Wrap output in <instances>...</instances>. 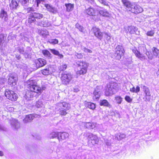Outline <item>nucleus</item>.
<instances>
[{"label": "nucleus", "mask_w": 159, "mask_h": 159, "mask_svg": "<svg viewBox=\"0 0 159 159\" xmlns=\"http://www.w3.org/2000/svg\"><path fill=\"white\" fill-rule=\"evenodd\" d=\"M18 77L16 75L13 73L9 74L7 80L8 84L11 86H13L16 84Z\"/></svg>", "instance_id": "9"}, {"label": "nucleus", "mask_w": 159, "mask_h": 159, "mask_svg": "<svg viewBox=\"0 0 159 159\" xmlns=\"http://www.w3.org/2000/svg\"><path fill=\"white\" fill-rule=\"evenodd\" d=\"M125 100L128 102L130 103L132 101V99L129 96H126L125 97Z\"/></svg>", "instance_id": "41"}, {"label": "nucleus", "mask_w": 159, "mask_h": 159, "mask_svg": "<svg viewBox=\"0 0 159 159\" xmlns=\"http://www.w3.org/2000/svg\"><path fill=\"white\" fill-rule=\"evenodd\" d=\"M74 6V4H71L70 3V10H71V9L73 8Z\"/></svg>", "instance_id": "54"}, {"label": "nucleus", "mask_w": 159, "mask_h": 159, "mask_svg": "<svg viewBox=\"0 0 159 159\" xmlns=\"http://www.w3.org/2000/svg\"><path fill=\"white\" fill-rule=\"evenodd\" d=\"M75 55L78 58H81L83 57V55L81 53H77L76 54H75Z\"/></svg>", "instance_id": "49"}, {"label": "nucleus", "mask_w": 159, "mask_h": 159, "mask_svg": "<svg viewBox=\"0 0 159 159\" xmlns=\"http://www.w3.org/2000/svg\"><path fill=\"white\" fill-rule=\"evenodd\" d=\"M4 156V153L2 151H0V157H2Z\"/></svg>", "instance_id": "53"}, {"label": "nucleus", "mask_w": 159, "mask_h": 159, "mask_svg": "<svg viewBox=\"0 0 159 159\" xmlns=\"http://www.w3.org/2000/svg\"><path fill=\"white\" fill-rule=\"evenodd\" d=\"M62 82L65 84H68L70 80L68 75L66 74H62L61 77Z\"/></svg>", "instance_id": "16"}, {"label": "nucleus", "mask_w": 159, "mask_h": 159, "mask_svg": "<svg viewBox=\"0 0 159 159\" xmlns=\"http://www.w3.org/2000/svg\"><path fill=\"white\" fill-rule=\"evenodd\" d=\"M75 1H76V0H75Z\"/></svg>", "instance_id": "60"}, {"label": "nucleus", "mask_w": 159, "mask_h": 159, "mask_svg": "<svg viewBox=\"0 0 159 159\" xmlns=\"http://www.w3.org/2000/svg\"><path fill=\"white\" fill-rule=\"evenodd\" d=\"M151 98L150 93L145 94V98H143L144 101L146 102L149 101Z\"/></svg>", "instance_id": "34"}, {"label": "nucleus", "mask_w": 159, "mask_h": 159, "mask_svg": "<svg viewBox=\"0 0 159 159\" xmlns=\"http://www.w3.org/2000/svg\"><path fill=\"white\" fill-rule=\"evenodd\" d=\"M106 144L107 145H109V143H106Z\"/></svg>", "instance_id": "58"}, {"label": "nucleus", "mask_w": 159, "mask_h": 159, "mask_svg": "<svg viewBox=\"0 0 159 159\" xmlns=\"http://www.w3.org/2000/svg\"><path fill=\"white\" fill-rule=\"evenodd\" d=\"M50 51L51 52L54 54L58 56L60 58H61L63 57V55L60 54L58 51L54 49H51Z\"/></svg>", "instance_id": "31"}, {"label": "nucleus", "mask_w": 159, "mask_h": 159, "mask_svg": "<svg viewBox=\"0 0 159 159\" xmlns=\"http://www.w3.org/2000/svg\"><path fill=\"white\" fill-rule=\"evenodd\" d=\"M81 49L84 52H86L91 53L92 52V51L88 48H86L85 47L83 46L81 47Z\"/></svg>", "instance_id": "40"}, {"label": "nucleus", "mask_w": 159, "mask_h": 159, "mask_svg": "<svg viewBox=\"0 0 159 159\" xmlns=\"http://www.w3.org/2000/svg\"><path fill=\"white\" fill-rule=\"evenodd\" d=\"M101 4L104 6H109V2L105 0H98Z\"/></svg>", "instance_id": "35"}, {"label": "nucleus", "mask_w": 159, "mask_h": 159, "mask_svg": "<svg viewBox=\"0 0 159 159\" xmlns=\"http://www.w3.org/2000/svg\"><path fill=\"white\" fill-rule=\"evenodd\" d=\"M154 33V32L153 30H151L149 31H148L147 33V35L148 36H153Z\"/></svg>", "instance_id": "44"}, {"label": "nucleus", "mask_w": 159, "mask_h": 159, "mask_svg": "<svg viewBox=\"0 0 159 159\" xmlns=\"http://www.w3.org/2000/svg\"><path fill=\"white\" fill-rule=\"evenodd\" d=\"M25 86L26 90L25 96L27 98L33 97V93H36L35 96L36 98L38 97L42 93L43 90V88L38 85L34 80H28L25 82Z\"/></svg>", "instance_id": "1"}, {"label": "nucleus", "mask_w": 159, "mask_h": 159, "mask_svg": "<svg viewBox=\"0 0 159 159\" xmlns=\"http://www.w3.org/2000/svg\"><path fill=\"white\" fill-rule=\"evenodd\" d=\"M128 30L130 33L133 34L136 33L138 30V29L136 27L130 26H128Z\"/></svg>", "instance_id": "22"}, {"label": "nucleus", "mask_w": 159, "mask_h": 159, "mask_svg": "<svg viewBox=\"0 0 159 159\" xmlns=\"http://www.w3.org/2000/svg\"><path fill=\"white\" fill-rule=\"evenodd\" d=\"M100 91L98 87H97L94 90L93 94V98L94 99H98L100 96Z\"/></svg>", "instance_id": "18"}, {"label": "nucleus", "mask_w": 159, "mask_h": 159, "mask_svg": "<svg viewBox=\"0 0 159 159\" xmlns=\"http://www.w3.org/2000/svg\"><path fill=\"white\" fill-rule=\"evenodd\" d=\"M96 124L95 123H91L90 129H93L96 126Z\"/></svg>", "instance_id": "48"}, {"label": "nucleus", "mask_w": 159, "mask_h": 159, "mask_svg": "<svg viewBox=\"0 0 159 159\" xmlns=\"http://www.w3.org/2000/svg\"><path fill=\"white\" fill-rule=\"evenodd\" d=\"M39 34L40 35L45 36L48 35V32L46 30H41L38 31Z\"/></svg>", "instance_id": "29"}, {"label": "nucleus", "mask_w": 159, "mask_h": 159, "mask_svg": "<svg viewBox=\"0 0 159 159\" xmlns=\"http://www.w3.org/2000/svg\"><path fill=\"white\" fill-rule=\"evenodd\" d=\"M67 66L66 65H62L60 66V69L61 71H63L66 69Z\"/></svg>", "instance_id": "43"}, {"label": "nucleus", "mask_w": 159, "mask_h": 159, "mask_svg": "<svg viewBox=\"0 0 159 159\" xmlns=\"http://www.w3.org/2000/svg\"><path fill=\"white\" fill-rule=\"evenodd\" d=\"M143 89L145 94L150 93L149 89L147 87L145 86H143Z\"/></svg>", "instance_id": "37"}, {"label": "nucleus", "mask_w": 159, "mask_h": 159, "mask_svg": "<svg viewBox=\"0 0 159 159\" xmlns=\"http://www.w3.org/2000/svg\"><path fill=\"white\" fill-rule=\"evenodd\" d=\"M121 1L127 11H132V5H134V3H131L128 0H121Z\"/></svg>", "instance_id": "12"}, {"label": "nucleus", "mask_w": 159, "mask_h": 159, "mask_svg": "<svg viewBox=\"0 0 159 159\" xmlns=\"http://www.w3.org/2000/svg\"><path fill=\"white\" fill-rule=\"evenodd\" d=\"M76 64L77 65V70H75V71L77 75H80L85 74L87 72L88 66L87 63L85 61H77Z\"/></svg>", "instance_id": "3"}, {"label": "nucleus", "mask_w": 159, "mask_h": 159, "mask_svg": "<svg viewBox=\"0 0 159 159\" xmlns=\"http://www.w3.org/2000/svg\"><path fill=\"white\" fill-rule=\"evenodd\" d=\"M58 41L57 39H53L51 40V41L49 42L50 44H56L58 43Z\"/></svg>", "instance_id": "39"}, {"label": "nucleus", "mask_w": 159, "mask_h": 159, "mask_svg": "<svg viewBox=\"0 0 159 159\" xmlns=\"http://www.w3.org/2000/svg\"><path fill=\"white\" fill-rule=\"evenodd\" d=\"M5 95L8 99L12 102L16 101L18 98V95L14 91L9 89L5 90Z\"/></svg>", "instance_id": "5"}, {"label": "nucleus", "mask_w": 159, "mask_h": 159, "mask_svg": "<svg viewBox=\"0 0 159 159\" xmlns=\"http://www.w3.org/2000/svg\"><path fill=\"white\" fill-rule=\"evenodd\" d=\"M86 13L88 15L95 16L96 14V11L91 7H89L86 10Z\"/></svg>", "instance_id": "17"}, {"label": "nucleus", "mask_w": 159, "mask_h": 159, "mask_svg": "<svg viewBox=\"0 0 159 159\" xmlns=\"http://www.w3.org/2000/svg\"><path fill=\"white\" fill-rule=\"evenodd\" d=\"M47 64L46 60L43 58H38L34 60L33 66L35 69L44 66Z\"/></svg>", "instance_id": "6"}, {"label": "nucleus", "mask_w": 159, "mask_h": 159, "mask_svg": "<svg viewBox=\"0 0 159 159\" xmlns=\"http://www.w3.org/2000/svg\"><path fill=\"white\" fill-rule=\"evenodd\" d=\"M126 135L124 134H118L115 135V138L118 140H120L122 139L125 138Z\"/></svg>", "instance_id": "27"}, {"label": "nucleus", "mask_w": 159, "mask_h": 159, "mask_svg": "<svg viewBox=\"0 0 159 159\" xmlns=\"http://www.w3.org/2000/svg\"><path fill=\"white\" fill-rule=\"evenodd\" d=\"M115 56L116 59L120 60L123 55L125 51L121 45H118L115 49Z\"/></svg>", "instance_id": "8"}, {"label": "nucleus", "mask_w": 159, "mask_h": 159, "mask_svg": "<svg viewBox=\"0 0 159 159\" xmlns=\"http://www.w3.org/2000/svg\"><path fill=\"white\" fill-rule=\"evenodd\" d=\"M7 17V14L6 11L3 9H2L0 13V17L2 18L6 19Z\"/></svg>", "instance_id": "32"}, {"label": "nucleus", "mask_w": 159, "mask_h": 159, "mask_svg": "<svg viewBox=\"0 0 159 159\" xmlns=\"http://www.w3.org/2000/svg\"><path fill=\"white\" fill-rule=\"evenodd\" d=\"M140 90V87L139 86H137L136 88L133 86L132 88H130L129 91L132 93H138Z\"/></svg>", "instance_id": "30"}, {"label": "nucleus", "mask_w": 159, "mask_h": 159, "mask_svg": "<svg viewBox=\"0 0 159 159\" xmlns=\"http://www.w3.org/2000/svg\"><path fill=\"white\" fill-rule=\"evenodd\" d=\"M100 105L101 106H103L108 107H110L111 106L110 104H109L108 101L105 99L101 100L100 102Z\"/></svg>", "instance_id": "26"}, {"label": "nucleus", "mask_w": 159, "mask_h": 159, "mask_svg": "<svg viewBox=\"0 0 159 159\" xmlns=\"http://www.w3.org/2000/svg\"><path fill=\"white\" fill-rule=\"evenodd\" d=\"M75 26L76 28L78 29L80 32L84 34L85 33L86 30L81 25L78 23H77Z\"/></svg>", "instance_id": "24"}, {"label": "nucleus", "mask_w": 159, "mask_h": 159, "mask_svg": "<svg viewBox=\"0 0 159 159\" xmlns=\"http://www.w3.org/2000/svg\"><path fill=\"white\" fill-rule=\"evenodd\" d=\"M41 73L43 75L47 76L50 75V70L48 67L41 70Z\"/></svg>", "instance_id": "25"}, {"label": "nucleus", "mask_w": 159, "mask_h": 159, "mask_svg": "<svg viewBox=\"0 0 159 159\" xmlns=\"http://www.w3.org/2000/svg\"><path fill=\"white\" fill-rule=\"evenodd\" d=\"M16 57L18 60H19L21 58L20 55L16 56Z\"/></svg>", "instance_id": "55"}, {"label": "nucleus", "mask_w": 159, "mask_h": 159, "mask_svg": "<svg viewBox=\"0 0 159 159\" xmlns=\"http://www.w3.org/2000/svg\"><path fill=\"white\" fill-rule=\"evenodd\" d=\"M28 9L29 10V11H34V8L32 7H29L28 8Z\"/></svg>", "instance_id": "52"}, {"label": "nucleus", "mask_w": 159, "mask_h": 159, "mask_svg": "<svg viewBox=\"0 0 159 159\" xmlns=\"http://www.w3.org/2000/svg\"><path fill=\"white\" fill-rule=\"evenodd\" d=\"M36 1L37 2V6L38 7L39 4L41 2V1L44 2V0H36Z\"/></svg>", "instance_id": "50"}, {"label": "nucleus", "mask_w": 159, "mask_h": 159, "mask_svg": "<svg viewBox=\"0 0 159 159\" xmlns=\"http://www.w3.org/2000/svg\"><path fill=\"white\" fill-rule=\"evenodd\" d=\"M153 55L156 57H159V50L156 48L153 47L152 49Z\"/></svg>", "instance_id": "28"}, {"label": "nucleus", "mask_w": 159, "mask_h": 159, "mask_svg": "<svg viewBox=\"0 0 159 159\" xmlns=\"http://www.w3.org/2000/svg\"><path fill=\"white\" fill-rule=\"evenodd\" d=\"M158 43L159 44V41H158Z\"/></svg>", "instance_id": "59"}, {"label": "nucleus", "mask_w": 159, "mask_h": 159, "mask_svg": "<svg viewBox=\"0 0 159 159\" xmlns=\"http://www.w3.org/2000/svg\"><path fill=\"white\" fill-rule=\"evenodd\" d=\"M133 6V8L131 12L135 14L139 13L142 12L143 11V9L139 6L136 4L134 3V5Z\"/></svg>", "instance_id": "13"}, {"label": "nucleus", "mask_w": 159, "mask_h": 159, "mask_svg": "<svg viewBox=\"0 0 159 159\" xmlns=\"http://www.w3.org/2000/svg\"><path fill=\"white\" fill-rule=\"evenodd\" d=\"M43 17V15L37 12H32L30 13L28 18V23L31 24L38 20L41 19Z\"/></svg>", "instance_id": "7"}, {"label": "nucleus", "mask_w": 159, "mask_h": 159, "mask_svg": "<svg viewBox=\"0 0 159 159\" xmlns=\"http://www.w3.org/2000/svg\"><path fill=\"white\" fill-rule=\"evenodd\" d=\"M42 53L45 56H50L51 54L47 50H43L42 51Z\"/></svg>", "instance_id": "38"}, {"label": "nucleus", "mask_w": 159, "mask_h": 159, "mask_svg": "<svg viewBox=\"0 0 159 159\" xmlns=\"http://www.w3.org/2000/svg\"><path fill=\"white\" fill-rule=\"evenodd\" d=\"M35 118L34 116L32 114L26 115L23 120L25 123L31 121Z\"/></svg>", "instance_id": "19"}, {"label": "nucleus", "mask_w": 159, "mask_h": 159, "mask_svg": "<svg viewBox=\"0 0 159 159\" xmlns=\"http://www.w3.org/2000/svg\"><path fill=\"white\" fill-rule=\"evenodd\" d=\"M65 5H66V6L67 7V6H68L69 5H70V4H69V3H68V4H65Z\"/></svg>", "instance_id": "57"}, {"label": "nucleus", "mask_w": 159, "mask_h": 159, "mask_svg": "<svg viewBox=\"0 0 159 159\" xmlns=\"http://www.w3.org/2000/svg\"><path fill=\"white\" fill-rule=\"evenodd\" d=\"M122 98L120 96H117L115 97V100L118 104H120L122 101Z\"/></svg>", "instance_id": "33"}, {"label": "nucleus", "mask_w": 159, "mask_h": 159, "mask_svg": "<svg viewBox=\"0 0 159 159\" xmlns=\"http://www.w3.org/2000/svg\"><path fill=\"white\" fill-rule=\"evenodd\" d=\"M157 15L159 16V9L157 11Z\"/></svg>", "instance_id": "56"}, {"label": "nucleus", "mask_w": 159, "mask_h": 159, "mask_svg": "<svg viewBox=\"0 0 159 159\" xmlns=\"http://www.w3.org/2000/svg\"><path fill=\"white\" fill-rule=\"evenodd\" d=\"M104 34L105 35V37L107 40H108L110 39L111 37L109 34L105 32L104 33Z\"/></svg>", "instance_id": "45"}, {"label": "nucleus", "mask_w": 159, "mask_h": 159, "mask_svg": "<svg viewBox=\"0 0 159 159\" xmlns=\"http://www.w3.org/2000/svg\"><path fill=\"white\" fill-rule=\"evenodd\" d=\"M73 91L74 92H77L79 91V89L78 87H76L74 89Z\"/></svg>", "instance_id": "51"}, {"label": "nucleus", "mask_w": 159, "mask_h": 159, "mask_svg": "<svg viewBox=\"0 0 159 159\" xmlns=\"http://www.w3.org/2000/svg\"><path fill=\"white\" fill-rule=\"evenodd\" d=\"M91 31L93 33L94 36L98 39L101 40L102 39L104 32H102L99 28L96 27H93Z\"/></svg>", "instance_id": "11"}, {"label": "nucleus", "mask_w": 159, "mask_h": 159, "mask_svg": "<svg viewBox=\"0 0 159 159\" xmlns=\"http://www.w3.org/2000/svg\"><path fill=\"white\" fill-rule=\"evenodd\" d=\"M31 0H20V2L22 5H24L28 3H29V1Z\"/></svg>", "instance_id": "42"}, {"label": "nucleus", "mask_w": 159, "mask_h": 159, "mask_svg": "<svg viewBox=\"0 0 159 159\" xmlns=\"http://www.w3.org/2000/svg\"><path fill=\"white\" fill-rule=\"evenodd\" d=\"M84 105L86 107H88L90 109L93 110L95 108V104L91 102L85 101L84 102Z\"/></svg>", "instance_id": "21"}, {"label": "nucleus", "mask_w": 159, "mask_h": 159, "mask_svg": "<svg viewBox=\"0 0 159 159\" xmlns=\"http://www.w3.org/2000/svg\"><path fill=\"white\" fill-rule=\"evenodd\" d=\"M60 108L58 110L59 113L61 115H65L67 113L66 112V107H65L63 104L60 106Z\"/></svg>", "instance_id": "20"}, {"label": "nucleus", "mask_w": 159, "mask_h": 159, "mask_svg": "<svg viewBox=\"0 0 159 159\" xmlns=\"http://www.w3.org/2000/svg\"><path fill=\"white\" fill-rule=\"evenodd\" d=\"M99 13L103 16L108 17L109 16V13L106 9L100 10Z\"/></svg>", "instance_id": "23"}, {"label": "nucleus", "mask_w": 159, "mask_h": 159, "mask_svg": "<svg viewBox=\"0 0 159 159\" xmlns=\"http://www.w3.org/2000/svg\"><path fill=\"white\" fill-rule=\"evenodd\" d=\"M50 25H51L50 23H49L48 21L44 22V24H43V27H48L50 26Z\"/></svg>", "instance_id": "46"}, {"label": "nucleus", "mask_w": 159, "mask_h": 159, "mask_svg": "<svg viewBox=\"0 0 159 159\" xmlns=\"http://www.w3.org/2000/svg\"><path fill=\"white\" fill-rule=\"evenodd\" d=\"M140 49L141 50H139V51L137 50L136 48H135L132 49V52L136 57L141 60L143 61L147 59L145 55L146 54L149 59L152 60V56L150 54L151 52H148L145 47H142Z\"/></svg>", "instance_id": "2"}, {"label": "nucleus", "mask_w": 159, "mask_h": 159, "mask_svg": "<svg viewBox=\"0 0 159 159\" xmlns=\"http://www.w3.org/2000/svg\"><path fill=\"white\" fill-rule=\"evenodd\" d=\"M83 136L88 139H89V143L91 145H94L97 144L99 141L98 137L96 135H93V134L89 132L84 133Z\"/></svg>", "instance_id": "4"}, {"label": "nucleus", "mask_w": 159, "mask_h": 159, "mask_svg": "<svg viewBox=\"0 0 159 159\" xmlns=\"http://www.w3.org/2000/svg\"><path fill=\"white\" fill-rule=\"evenodd\" d=\"M47 8H48V10L50 12L54 13H56L57 12V11L52 6H49L48 8L47 7Z\"/></svg>", "instance_id": "36"}, {"label": "nucleus", "mask_w": 159, "mask_h": 159, "mask_svg": "<svg viewBox=\"0 0 159 159\" xmlns=\"http://www.w3.org/2000/svg\"><path fill=\"white\" fill-rule=\"evenodd\" d=\"M91 123L87 122L85 124V126L87 128H90Z\"/></svg>", "instance_id": "47"}, {"label": "nucleus", "mask_w": 159, "mask_h": 159, "mask_svg": "<svg viewBox=\"0 0 159 159\" xmlns=\"http://www.w3.org/2000/svg\"><path fill=\"white\" fill-rule=\"evenodd\" d=\"M18 6L19 4L16 0H11L9 4L10 8L13 10L16 9Z\"/></svg>", "instance_id": "14"}, {"label": "nucleus", "mask_w": 159, "mask_h": 159, "mask_svg": "<svg viewBox=\"0 0 159 159\" xmlns=\"http://www.w3.org/2000/svg\"><path fill=\"white\" fill-rule=\"evenodd\" d=\"M56 135H57L59 139L64 140L65 139L68 137V134L65 133H55Z\"/></svg>", "instance_id": "15"}, {"label": "nucleus", "mask_w": 159, "mask_h": 159, "mask_svg": "<svg viewBox=\"0 0 159 159\" xmlns=\"http://www.w3.org/2000/svg\"><path fill=\"white\" fill-rule=\"evenodd\" d=\"M116 85V83L114 84L113 85L112 84L109 87L107 85V88L106 89L105 91V95L108 96L115 94L117 91L115 88Z\"/></svg>", "instance_id": "10"}]
</instances>
